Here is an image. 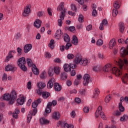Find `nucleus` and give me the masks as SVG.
<instances>
[{
    "mask_svg": "<svg viewBox=\"0 0 128 128\" xmlns=\"http://www.w3.org/2000/svg\"><path fill=\"white\" fill-rule=\"evenodd\" d=\"M64 38L66 42H70V36L68 35V34H64Z\"/></svg>",
    "mask_w": 128,
    "mask_h": 128,
    "instance_id": "nucleus-32",
    "label": "nucleus"
},
{
    "mask_svg": "<svg viewBox=\"0 0 128 128\" xmlns=\"http://www.w3.org/2000/svg\"><path fill=\"white\" fill-rule=\"evenodd\" d=\"M70 6L72 10H73V12H76V10H78V8H76V4H72Z\"/></svg>",
    "mask_w": 128,
    "mask_h": 128,
    "instance_id": "nucleus-37",
    "label": "nucleus"
},
{
    "mask_svg": "<svg viewBox=\"0 0 128 128\" xmlns=\"http://www.w3.org/2000/svg\"><path fill=\"white\" fill-rule=\"evenodd\" d=\"M119 110L120 112H124V107L122 106V102L119 103Z\"/></svg>",
    "mask_w": 128,
    "mask_h": 128,
    "instance_id": "nucleus-38",
    "label": "nucleus"
},
{
    "mask_svg": "<svg viewBox=\"0 0 128 128\" xmlns=\"http://www.w3.org/2000/svg\"><path fill=\"white\" fill-rule=\"evenodd\" d=\"M32 118V114H28L27 117V122H30V120Z\"/></svg>",
    "mask_w": 128,
    "mask_h": 128,
    "instance_id": "nucleus-41",
    "label": "nucleus"
},
{
    "mask_svg": "<svg viewBox=\"0 0 128 128\" xmlns=\"http://www.w3.org/2000/svg\"><path fill=\"white\" fill-rule=\"evenodd\" d=\"M30 12V8L29 6H27L24 8L22 14L24 17L28 16Z\"/></svg>",
    "mask_w": 128,
    "mask_h": 128,
    "instance_id": "nucleus-7",
    "label": "nucleus"
},
{
    "mask_svg": "<svg viewBox=\"0 0 128 128\" xmlns=\"http://www.w3.org/2000/svg\"><path fill=\"white\" fill-rule=\"evenodd\" d=\"M70 32H74L76 30V28L74 26H71L68 28Z\"/></svg>",
    "mask_w": 128,
    "mask_h": 128,
    "instance_id": "nucleus-51",
    "label": "nucleus"
},
{
    "mask_svg": "<svg viewBox=\"0 0 128 128\" xmlns=\"http://www.w3.org/2000/svg\"><path fill=\"white\" fill-rule=\"evenodd\" d=\"M54 90L56 92H60L62 90V86H60L58 83H54Z\"/></svg>",
    "mask_w": 128,
    "mask_h": 128,
    "instance_id": "nucleus-24",
    "label": "nucleus"
},
{
    "mask_svg": "<svg viewBox=\"0 0 128 128\" xmlns=\"http://www.w3.org/2000/svg\"><path fill=\"white\" fill-rule=\"evenodd\" d=\"M36 92L40 96L42 94V88H39V89L37 90Z\"/></svg>",
    "mask_w": 128,
    "mask_h": 128,
    "instance_id": "nucleus-62",
    "label": "nucleus"
},
{
    "mask_svg": "<svg viewBox=\"0 0 128 128\" xmlns=\"http://www.w3.org/2000/svg\"><path fill=\"white\" fill-rule=\"evenodd\" d=\"M97 14H98V11H96V9H94L92 12V16H96Z\"/></svg>",
    "mask_w": 128,
    "mask_h": 128,
    "instance_id": "nucleus-58",
    "label": "nucleus"
},
{
    "mask_svg": "<svg viewBox=\"0 0 128 128\" xmlns=\"http://www.w3.org/2000/svg\"><path fill=\"white\" fill-rule=\"evenodd\" d=\"M54 84L56 82H54V78H51L50 80L48 83L47 84V88H52V86H54Z\"/></svg>",
    "mask_w": 128,
    "mask_h": 128,
    "instance_id": "nucleus-15",
    "label": "nucleus"
},
{
    "mask_svg": "<svg viewBox=\"0 0 128 128\" xmlns=\"http://www.w3.org/2000/svg\"><path fill=\"white\" fill-rule=\"evenodd\" d=\"M82 56L77 54L76 56V58L74 60V62L76 64H82Z\"/></svg>",
    "mask_w": 128,
    "mask_h": 128,
    "instance_id": "nucleus-9",
    "label": "nucleus"
},
{
    "mask_svg": "<svg viewBox=\"0 0 128 128\" xmlns=\"http://www.w3.org/2000/svg\"><path fill=\"white\" fill-rule=\"evenodd\" d=\"M114 7L116 10H118V8H120V4H118V2L116 1L114 2Z\"/></svg>",
    "mask_w": 128,
    "mask_h": 128,
    "instance_id": "nucleus-45",
    "label": "nucleus"
},
{
    "mask_svg": "<svg viewBox=\"0 0 128 128\" xmlns=\"http://www.w3.org/2000/svg\"><path fill=\"white\" fill-rule=\"evenodd\" d=\"M26 98H24V96H22L20 98L17 100V102L18 104H20V106H22Z\"/></svg>",
    "mask_w": 128,
    "mask_h": 128,
    "instance_id": "nucleus-21",
    "label": "nucleus"
},
{
    "mask_svg": "<svg viewBox=\"0 0 128 128\" xmlns=\"http://www.w3.org/2000/svg\"><path fill=\"white\" fill-rule=\"evenodd\" d=\"M38 86L39 88H42H42H46V84L40 82L38 84Z\"/></svg>",
    "mask_w": 128,
    "mask_h": 128,
    "instance_id": "nucleus-34",
    "label": "nucleus"
},
{
    "mask_svg": "<svg viewBox=\"0 0 128 128\" xmlns=\"http://www.w3.org/2000/svg\"><path fill=\"white\" fill-rule=\"evenodd\" d=\"M40 124H48L50 121L46 118H42L40 119Z\"/></svg>",
    "mask_w": 128,
    "mask_h": 128,
    "instance_id": "nucleus-23",
    "label": "nucleus"
},
{
    "mask_svg": "<svg viewBox=\"0 0 128 128\" xmlns=\"http://www.w3.org/2000/svg\"><path fill=\"white\" fill-rule=\"evenodd\" d=\"M44 12L43 11H40L38 12L37 16L39 18H40L41 16H44Z\"/></svg>",
    "mask_w": 128,
    "mask_h": 128,
    "instance_id": "nucleus-50",
    "label": "nucleus"
},
{
    "mask_svg": "<svg viewBox=\"0 0 128 128\" xmlns=\"http://www.w3.org/2000/svg\"><path fill=\"white\" fill-rule=\"evenodd\" d=\"M64 128H74V125L70 124H68V123H64Z\"/></svg>",
    "mask_w": 128,
    "mask_h": 128,
    "instance_id": "nucleus-36",
    "label": "nucleus"
},
{
    "mask_svg": "<svg viewBox=\"0 0 128 128\" xmlns=\"http://www.w3.org/2000/svg\"><path fill=\"white\" fill-rule=\"evenodd\" d=\"M48 46L51 50H54V40H52L50 41Z\"/></svg>",
    "mask_w": 128,
    "mask_h": 128,
    "instance_id": "nucleus-30",
    "label": "nucleus"
},
{
    "mask_svg": "<svg viewBox=\"0 0 128 128\" xmlns=\"http://www.w3.org/2000/svg\"><path fill=\"white\" fill-rule=\"evenodd\" d=\"M96 44L97 46H102V44H104V41H102V39L98 40L96 41Z\"/></svg>",
    "mask_w": 128,
    "mask_h": 128,
    "instance_id": "nucleus-40",
    "label": "nucleus"
},
{
    "mask_svg": "<svg viewBox=\"0 0 128 128\" xmlns=\"http://www.w3.org/2000/svg\"><path fill=\"white\" fill-rule=\"evenodd\" d=\"M72 43L75 46H78V37L76 35L72 36Z\"/></svg>",
    "mask_w": 128,
    "mask_h": 128,
    "instance_id": "nucleus-19",
    "label": "nucleus"
},
{
    "mask_svg": "<svg viewBox=\"0 0 128 128\" xmlns=\"http://www.w3.org/2000/svg\"><path fill=\"white\" fill-rule=\"evenodd\" d=\"M26 58L24 57L20 58L17 62L18 66L23 72H26V70H28V68L26 66Z\"/></svg>",
    "mask_w": 128,
    "mask_h": 128,
    "instance_id": "nucleus-2",
    "label": "nucleus"
},
{
    "mask_svg": "<svg viewBox=\"0 0 128 128\" xmlns=\"http://www.w3.org/2000/svg\"><path fill=\"white\" fill-rule=\"evenodd\" d=\"M48 74L49 76H54V69L52 68H49Z\"/></svg>",
    "mask_w": 128,
    "mask_h": 128,
    "instance_id": "nucleus-35",
    "label": "nucleus"
},
{
    "mask_svg": "<svg viewBox=\"0 0 128 128\" xmlns=\"http://www.w3.org/2000/svg\"><path fill=\"white\" fill-rule=\"evenodd\" d=\"M82 64H80V65L86 66V64H88V60H82Z\"/></svg>",
    "mask_w": 128,
    "mask_h": 128,
    "instance_id": "nucleus-47",
    "label": "nucleus"
},
{
    "mask_svg": "<svg viewBox=\"0 0 128 128\" xmlns=\"http://www.w3.org/2000/svg\"><path fill=\"white\" fill-rule=\"evenodd\" d=\"M119 26L121 32H124V23H120Z\"/></svg>",
    "mask_w": 128,
    "mask_h": 128,
    "instance_id": "nucleus-33",
    "label": "nucleus"
},
{
    "mask_svg": "<svg viewBox=\"0 0 128 128\" xmlns=\"http://www.w3.org/2000/svg\"><path fill=\"white\" fill-rule=\"evenodd\" d=\"M46 78V74L45 72H44L40 74V78L44 80Z\"/></svg>",
    "mask_w": 128,
    "mask_h": 128,
    "instance_id": "nucleus-42",
    "label": "nucleus"
},
{
    "mask_svg": "<svg viewBox=\"0 0 128 128\" xmlns=\"http://www.w3.org/2000/svg\"><path fill=\"white\" fill-rule=\"evenodd\" d=\"M18 70L16 67L12 64H8L5 68V70L6 72H10V70H12V72H16Z\"/></svg>",
    "mask_w": 128,
    "mask_h": 128,
    "instance_id": "nucleus-6",
    "label": "nucleus"
},
{
    "mask_svg": "<svg viewBox=\"0 0 128 128\" xmlns=\"http://www.w3.org/2000/svg\"><path fill=\"white\" fill-rule=\"evenodd\" d=\"M8 80V76L6 74H4L2 78V80Z\"/></svg>",
    "mask_w": 128,
    "mask_h": 128,
    "instance_id": "nucleus-59",
    "label": "nucleus"
},
{
    "mask_svg": "<svg viewBox=\"0 0 128 128\" xmlns=\"http://www.w3.org/2000/svg\"><path fill=\"white\" fill-rule=\"evenodd\" d=\"M84 112H90V109L88 108V107L85 106L84 108Z\"/></svg>",
    "mask_w": 128,
    "mask_h": 128,
    "instance_id": "nucleus-61",
    "label": "nucleus"
},
{
    "mask_svg": "<svg viewBox=\"0 0 128 128\" xmlns=\"http://www.w3.org/2000/svg\"><path fill=\"white\" fill-rule=\"evenodd\" d=\"M112 100V96L108 95L105 98V102L108 103L110 102V100Z\"/></svg>",
    "mask_w": 128,
    "mask_h": 128,
    "instance_id": "nucleus-43",
    "label": "nucleus"
},
{
    "mask_svg": "<svg viewBox=\"0 0 128 128\" xmlns=\"http://www.w3.org/2000/svg\"><path fill=\"white\" fill-rule=\"evenodd\" d=\"M110 70L112 72L115 74L116 76H122V70L116 67L112 69V65H110V64H107L103 68V71H104V72H108V71Z\"/></svg>",
    "mask_w": 128,
    "mask_h": 128,
    "instance_id": "nucleus-1",
    "label": "nucleus"
},
{
    "mask_svg": "<svg viewBox=\"0 0 128 128\" xmlns=\"http://www.w3.org/2000/svg\"><path fill=\"white\" fill-rule=\"evenodd\" d=\"M14 58V56L12 54V52H9L8 56H6V59H5V62H8L10 61V58Z\"/></svg>",
    "mask_w": 128,
    "mask_h": 128,
    "instance_id": "nucleus-27",
    "label": "nucleus"
},
{
    "mask_svg": "<svg viewBox=\"0 0 128 128\" xmlns=\"http://www.w3.org/2000/svg\"><path fill=\"white\" fill-rule=\"evenodd\" d=\"M67 58L68 60H74V55L72 54H69L67 55Z\"/></svg>",
    "mask_w": 128,
    "mask_h": 128,
    "instance_id": "nucleus-44",
    "label": "nucleus"
},
{
    "mask_svg": "<svg viewBox=\"0 0 128 128\" xmlns=\"http://www.w3.org/2000/svg\"><path fill=\"white\" fill-rule=\"evenodd\" d=\"M118 12L116 10H112V16H118Z\"/></svg>",
    "mask_w": 128,
    "mask_h": 128,
    "instance_id": "nucleus-54",
    "label": "nucleus"
},
{
    "mask_svg": "<svg viewBox=\"0 0 128 128\" xmlns=\"http://www.w3.org/2000/svg\"><path fill=\"white\" fill-rule=\"evenodd\" d=\"M78 21L79 22H84V16L82 15H79Z\"/></svg>",
    "mask_w": 128,
    "mask_h": 128,
    "instance_id": "nucleus-46",
    "label": "nucleus"
},
{
    "mask_svg": "<svg viewBox=\"0 0 128 128\" xmlns=\"http://www.w3.org/2000/svg\"><path fill=\"white\" fill-rule=\"evenodd\" d=\"M21 36L22 35L20 34V33L18 32L15 36V40H18L19 38H20Z\"/></svg>",
    "mask_w": 128,
    "mask_h": 128,
    "instance_id": "nucleus-49",
    "label": "nucleus"
},
{
    "mask_svg": "<svg viewBox=\"0 0 128 128\" xmlns=\"http://www.w3.org/2000/svg\"><path fill=\"white\" fill-rule=\"evenodd\" d=\"M98 57L100 60H104V54L102 53H98Z\"/></svg>",
    "mask_w": 128,
    "mask_h": 128,
    "instance_id": "nucleus-53",
    "label": "nucleus"
},
{
    "mask_svg": "<svg viewBox=\"0 0 128 128\" xmlns=\"http://www.w3.org/2000/svg\"><path fill=\"white\" fill-rule=\"evenodd\" d=\"M3 100H8L9 102H10L12 100V97L11 95L10 94L8 93H6L3 95L2 96Z\"/></svg>",
    "mask_w": 128,
    "mask_h": 128,
    "instance_id": "nucleus-17",
    "label": "nucleus"
},
{
    "mask_svg": "<svg viewBox=\"0 0 128 128\" xmlns=\"http://www.w3.org/2000/svg\"><path fill=\"white\" fill-rule=\"evenodd\" d=\"M54 62H57L58 64H60L62 62V60L60 58H56L54 60Z\"/></svg>",
    "mask_w": 128,
    "mask_h": 128,
    "instance_id": "nucleus-57",
    "label": "nucleus"
},
{
    "mask_svg": "<svg viewBox=\"0 0 128 128\" xmlns=\"http://www.w3.org/2000/svg\"><path fill=\"white\" fill-rule=\"evenodd\" d=\"M10 95H11L12 99L9 102V104H12L16 100V98H18L16 92L14 90H12Z\"/></svg>",
    "mask_w": 128,
    "mask_h": 128,
    "instance_id": "nucleus-5",
    "label": "nucleus"
},
{
    "mask_svg": "<svg viewBox=\"0 0 128 128\" xmlns=\"http://www.w3.org/2000/svg\"><path fill=\"white\" fill-rule=\"evenodd\" d=\"M32 48V44H27L24 46V52L27 54L28 52Z\"/></svg>",
    "mask_w": 128,
    "mask_h": 128,
    "instance_id": "nucleus-14",
    "label": "nucleus"
},
{
    "mask_svg": "<svg viewBox=\"0 0 128 128\" xmlns=\"http://www.w3.org/2000/svg\"><path fill=\"white\" fill-rule=\"evenodd\" d=\"M22 48H17V52H18V56L22 55Z\"/></svg>",
    "mask_w": 128,
    "mask_h": 128,
    "instance_id": "nucleus-56",
    "label": "nucleus"
},
{
    "mask_svg": "<svg viewBox=\"0 0 128 128\" xmlns=\"http://www.w3.org/2000/svg\"><path fill=\"white\" fill-rule=\"evenodd\" d=\"M108 20L104 19L102 20V24H103L104 26H108Z\"/></svg>",
    "mask_w": 128,
    "mask_h": 128,
    "instance_id": "nucleus-52",
    "label": "nucleus"
},
{
    "mask_svg": "<svg viewBox=\"0 0 128 128\" xmlns=\"http://www.w3.org/2000/svg\"><path fill=\"white\" fill-rule=\"evenodd\" d=\"M34 24L35 28H40V26H42V20L40 19H36L34 22Z\"/></svg>",
    "mask_w": 128,
    "mask_h": 128,
    "instance_id": "nucleus-16",
    "label": "nucleus"
},
{
    "mask_svg": "<svg viewBox=\"0 0 128 128\" xmlns=\"http://www.w3.org/2000/svg\"><path fill=\"white\" fill-rule=\"evenodd\" d=\"M70 75L72 76H76V70H72L70 72Z\"/></svg>",
    "mask_w": 128,
    "mask_h": 128,
    "instance_id": "nucleus-63",
    "label": "nucleus"
},
{
    "mask_svg": "<svg viewBox=\"0 0 128 128\" xmlns=\"http://www.w3.org/2000/svg\"><path fill=\"white\" fill-rule=\"evenodd\" d=\"M64 16H66V11H63L60 15V19L58 20V26H62V20H64Z\"/></svg>",
    "mask_w": 128,
    "mask_h": 128,
    "instance_id": "nucleus-8",
    "label": "nucleus"
},
{
    "mask_svg": "<svg viewBox=\"0 0 128 128\" xmlns=\"http://www.w3.org/2000/svg\"><path fill=\"white\" fill-rule=\"evenodd\" d=\"M26 62L28 66H32V59L28 58L26 59Z\"/></svg>",
    "mask_w": 128,
    "mask_h": 128,
    "instance_id": "nucleus-39",
    "label": "nucleus"
},
{
    "mask_svg": "<svg viewBox=\"0 0 128 128\" xmlns=\"http://www.w3.org/2000/svg\"><path fill=\"white\" fill-rule=\"evenodd\" d=\"M64 72H70V70H72L70 65L66 64H64Z\"/></svg>",
    "mask_w": 128,
    "mask_h": 128,
    "instance_id": "nucleus-22",
    "label": "nucleus"
},
{
    "mask_svg": "<svg viewBox=\"0 0 128 128\" xmlns=\"http://www.w3.org/2000/svg\"><path fill=\"white\" fill-rule=\"evenodd\" d=\"M86 30L88 31L90 30L92 28V26L90 24L86 28Z\"/></svg>",
    "mask_w": 128,
    "mask_h": 128,
    "instance_id": "nucleus-64",
    "label": "nucleus"
},
{
    "mask_svg": "<svg viewBox=\"0 0 128 128\" xmlns=\"http://www.w3.org/2000/svg\"><path fill=\"white\" fill-rule=\"evenodd\" d=\"M56 104H58V102H56V100H52V102H50L51 106H56Z\"/></svg>",
    "mask_w": 128,
    "mask_h": 128,
    "instance_id": "nucleus-55",
    "label": "nucleus"
},
{
    "mask_svg": "<svg viewBox=\"0 0 128 128\" xmlns=\"http://www.w3.org/2000/svg\"><path fill=\"white\" fill-rule=\"evenodd\" d=\"M54 120H58L60 118V115L58 112H54L52 116Z\"/></svg>",
    "mask_w": 128,
    "mask_h": 128,
    "instance_id": "nucleus-28",
    "label": "nucleus"
},
{
    "mask_svg": "<svg viewBox=\"0 0 128 128\" xmlns=\"http://www.w3.org/2000/svg\"><path fill=\"white\" fill-rule=\"evenodd\" d=\"M50 96V94L48 92H42V96L43 98H48Z\"/></svg>",
    "mask_w": 128,
    "mask_h": 128,
    "instance_id": "nucleus-29",
    "label": "nucleus"
},
{
    "mask_svg": "<svg viewBox=\"0 0 128 128\" xmlns=\"http://www.w3.org/2000/svg\"><path fill=\"white\" fill-rule=\"evenodd\" d=\"M32 71L33 74H36V76H38V74H40V70H38L36 65H34V66H32Z\"/></svg>",
    "mask_w": 128,
    "mask_h": 128,
    "instance_id": "nucleus-18",
    "label": "nucleus"
},
{
    "mask_svg": "<svg viewBox=\"0 0 128 128\" xmlns=\"http://www.w3.org/2000/svg\"><path fill=\"white\" fill-rule=\"evenodd\" d=\"M60 78L62 80H65L68 78V74L66 72H62L60 74Z\"/></svg>",
    "mask_w": 128,
    "mask_h": 128,
    "instance_id": "nucleus-26",
    "label": "nucleus"
},
{
    "mask_svg": "<svg viewBox=\"0 0 128 128\" xmlns=\"http://www.w3.org/2000/svg\"><path fill=\"white\" fill-rule=\"evenodd\" d=\"M70 46H72V44L70 43V42H67L66 45L65 50H69Z\"/></svg>",
    "mask_w": 128,
    "mask_h": 128,
    "instance_id": "nucleus-48",
    "label": "nucleus"
},
{
    "mask_svg": "<svg viewBox=\"0 0 128 128\" xmlns=\"http://www.w3.org/2000/svg\"><path fill=\"white\" fill-rule=\"evenodd\" d=\"M54 70L56 74H60V68L58 66L54 67Z\"/></svg>",
    "mask_w": 128,
    "mask_h": 128,
    "instance_id": "nucleus-31",
    "label": "nucleus"
},
{
    "mask_svg": "<svg viewBox=\"0 0 128 128\" xmlns=\"http://www.w3.org/2000/svg\"><path fill=\"white\" fill-rule=\"evenodd\" d=\"M75 102H76V104H80L82 100H80V98H75Z\"/></svg>",
    "mask_w": 128,
    "mask_h": 128,
    "instance_id": "nucleus-60",
    "label": "nucleus"
},
{
    "mask_svg": "<svg viewBox=\"0 0 128 128\" xmlns=\"http://www.w3.org/2000/svg\"><path fill=\"white\" fill-rule=\"evenodd\" d=\"M37 106H38V103L36 102H32V108H34V110H33L32 112V116H36V114L38 112V108H36Z\"/></svg>",
    "mask_w": 128,
    "mask_h": 128,
    "instance_id": "nucleus-12",
    "label": "nucleus"
},
{
    "mask_svg": "<svg viewBox=\"0 0 128 128\" xmlns=\"http://www.w3.org/2000/svg\"><path fill=\"white\" fill-rule=\"evenodd\" d=\"M116 39L113 38L112 40H111L110 42H109V48H110V50H112V48H114V46H116Z\"/></svg>",
    "mask_w": 128,
    "mask_h": 128,
    "instance_id": "nucleus-13",
    "label": "nucleus"
},
{
    "mask_svg": "<svg viewBox=\"0 0 128 128\" xmlns=\"http://www.w3.org/2000/svg\"><path fill=\"white\" fill-rule=\"evenodd\" d=\"M116 64L118 66L120 70H122L124 64H126V66H128V60L126 59H124V62L122 60H120L118 62L116 61Z\"/></svg>",
    "mask_w": 128,
    "mask_h": 128,
    "instance_id": "nucleus-4",
    "label": "nucleus"
},
{
    "mask_svg": "<svg viewBox=\"0 0 128 128\" xmlns=\"http://www.w3.org/2000/svg\"><path fill=\"white\" fill-rule=\"evenodd\" d=\"M95 116L96 118H98L100 116L102 120H106V115H104V112H102V106L98 107L95 113Z\"/></svg>",
    "mask_w": 128,
    "mask_h": 128,
    "instance_id": "nucleus-3",
    "label": "nucleus"
},
{
    "mask_svg": "<svg viewBox=\"0 0 128 128\" xmlns=\"http://www.w3.org/2000/svg\"><path fill=\"white\" fill-rule=\"evenodd\" d=\"M84 81L83 84L84 86H88L90 82V76L88 74H85L83 77Z\"/></svg>",
    "mask_w": 128,
    "mask_h": 128,
    "instance_id": "nucleus-10",
    "label": "nucleus"
},
{
    "mask_svg": "<svg viewBox=\"0 0 128 128\" xmlns=\"http://www.w3.org/2000/svg\"><path fill=\"white\" fill-rule=\"evenodd\" d=\"M93 70L96 72H100L102 70V66L100 65H96L95 66L93 67Z\"/></svg>",
    "mask_w": 128,
    "mask_h": 128,
    "instance_id": "nucleus-25",
    "label": "nucleus"
},
{
    "mask_svg": "<svg viewBox=\"0 0 128 128\" xmlns=\"http://www.w3.org/2000/svg\"><path fill=\"white\" fill-rule=\"evenodd\" d=\"M52 112V104H50V102H48L47 104L46 108L45 110L46 114H50Z\"/></svg>",
    "mask_w": 128,
    "mask_h": 128,
    "instance_id": "nucleus-20",
    "label": "nucleus"
},
{
    "mask_svg": "<svg viewBox=\"0 0 128 128\" xmlns=\"http://www.w3.org/2000/svg\"><path fill=\"white\" fill-rule=\"evenodd\" d=\"M57 10H60L61 12V13L62 12L65 11V14L66 12V9L64 8V2H61L59 5V6L57 8Z\"/></svg>",
    "mask_w": 128,
    "mask_h": 128,
    "instance_id": "nucleus-11",
    "label": "nucleus"
}]
</instances>
